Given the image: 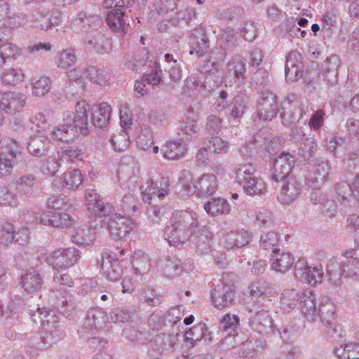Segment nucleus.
Instances as JSON below:
<instances>
[{"label":"nucleus","instance_id":"56","mask_svg":"<svg viewBox=\"0 0 359 359\" xmlns=\"http://www.w3.org/2000/svg\"><path fill=\"white\" fill-rule=\"evenodd\" d=\"M318 149L317 143L313 138H306L299 149V154L305 160H309Z\"/></svg>","mask_w":359,"mask_h":359},{"label":"nucleus","instance_id":"55","mask_svg":"<svg viewBox=\"0 0 359 359\" xmlns=\"http://www.w3.org/2000/svg\"><path fill=\"white\" fill-rule=\"evenodd\" d=\"M342 270L346 277L359 280V259L352 257L343 262Z\"/></svg>","mask_w":359,"mask_h":359},{"label":"nucleus","instance_id":"11","mask_svg":"<svg viewBox=\"0 0 359 359\" xmlns=\"http://www.w3.org/2000/svg\"><path fill=\"white\" fill-rule=\"evenodd\" d=\"M301 191V184L292 176L283 181L278 199L283 205H290L299 198Z\"/></svg>","mask_w":359,"mask_h":359},{"label":"nucleus","instance_id":"25","mask_svg":"<svg viewBox=\"0 0 359 359\" xmlns=\"http://www.w3.org/2000/svg\"><path fill=\"white\" fill-rule=\"evenodd\" d=\"M252 233L245 230L232 231L225 237V245L226 248H242L248 245L252 241Z\"/></svg>","mask_w":359,"mask_h":359},{"label":"nucleus","instance_id":"15","mask_svg":"<svg viewBox=\"0 0 359 359\" xmlns=\"http://www.w3.org/2000/svg\"><path fill=\"white\" fill-rule=\"evenodd\" d=\"M294 261V256L290 252L275 249L271 255L270 264L273 271L283 274L292 268Z\"/></svg>","mask_w":359,"mask_h":359},{"label":"nucleus","instance_id":"41","mask_svg":"<svg viewBox=\"0 0 359 359\" xmlns=\"http://www.w3.org/2000/svg\"><path fill=\"white\" fill-rule=\"evenodd\" d=\"M60 161L72 163H78L83 161L86 155L77 147H65L59 153Z\"/></svg>","mask_w":359,"mask_h":359},{"label":"nucleus","instance_id":"58","mask_svg":"<svg viewBox=\"0 0 359 359\" xmlns=\"http://www.w3.org/2000/svg\"><path fill=\"white\" fill-rule=\"evenodd\" d=\"M337 15L338 11L334 8L329 9L323 14L321 19L322 29L330 32L337 25Z\"/></svg>","mask_w":359,"mask_h":359},{"label":"nucleus","instance_id":"51","mask_svg":"<svg viewBox=\"0 0 359 359\" xmlns=\"http://www.w3.org/2000/svg\"><path fill=\"white\" fill-rule=\"evenodd\" d=\"M167 273L172 276H177L180 272L188 273L192 270L193 267L190 262L182 264L181 260L176 257L170 258L168 263L166 264Z\"/></svg>","mask_w":359,"mask_h":359},{"label":"nucleus","instance_id":"43","mask_svg":"<svg viewBox=\"0 0 359 359\" xmlns=\"http://www.w3.org/2000/svg\"><path fill=\"white\" fill-rule=\"evenodd\" d=\"M37 310L42 327L49 332H52L53 329L57 327V323L59 322L60 317L54 311H41L39 308Z\"/></svg>","mask_w":359,"mask_h":359},{"label":"nucleus","instance_id":"62","mask_svg":"<svg viewBox=\"0 0 359 359\" xmlns=\"http://www.w3.org/2000/svg\"><path fill=\"white\" fill-rule=\"evenodd\" d=\"M131 318V311L128 308H116L110 314V320L114 323H126Z\"/></svg>","mask_w":359,"mask_h":359},{"label":"nucleus","instance_id":"60","mask_svg":"<svg viewBox=\"0 0 359 359\" xmlns=\"http://www.w3.org/2000/svg\"><path fill=\"white\" fill-rule=\"evenodd\" d=\"M238 323L239 319L236 315L227 313L221 320V329L231 334L236 332Z\"/></svg>","mask_w":359,"mask_h":359},{"label":"nucleus","instance_id":"47","mask_svg":"<svg viewBox=\"0 0 359 359\" xmlns=\"http://www.w3.org/2000/svg\"><path fill=\"white\" fill-rule=\"evenodd\" d=\"M36 188L37 183L33 175L22 176L16 182V189L25 195L32 194Z\"/></svg>","mask_w":359,"mask_h":359},{"label":"nucleus","instance_id":"39","mask_svg":"<svg viewBox=\"0 0 359 359\" xmlns=\"http://www.w3.org/2000/svg\"><path fill=\"white\" fill-rule=\"evenodd\" d=\"M204 209L208 214L212 216L218 215L229 214L231 208L227 201L221 198L212 199L204 204Z\"/></svg>","mask_w":359,"mask_h":359},{"label":"nucleus","instance_id":"57","mask_svg":"<svg viewBox=\"0 0 359 359\" xmlns=\"http://www.w3.org/2000/svg\"><path fill=\"white\" fill-rule=\"evenodd\" d=\"M330 167L328 161L325 160L318 161L316 165L315 174L316 175L315 182L321 184L325 182L330 175Z\"/></svg>","mask_w":359,"mask_h":359},{"label":"nucleus","instance_id":"28","mask_svg":"<svg viewBox=\"0 0 359 359\" xmlns=\"http://www.w3.org/2000/svg\"><path fill=\"white\" fill-rule=\"evenodd\" d=\"M299 290L288 288L283 290L280 297V307L286 312L293 310L301 300Z\"/></svg>","mask_w":359,"mask_h":359},{"label":"nucleus","instance_id":"24","mask_svg":"<svg viewBox=\"0 0 359 359\" xmlns=\"http://www.w3.org/2000/svg\"><path fill=\"white\" fill-rule=\"evenodd\" d=\"M86 46L88 50L104 54L111 49L110 39L106 36L97 33L95 36L86 40Z\"/></svg>","mask_w":359,"mask_h":359},{"label":"nucleus","instance_id":"38","mask_svg":"<svg viewBox=\"0 0 359 359\" xmlns=\"http://www.w3.org/2000/svg\"><path fill=\"white\" fill-rule=\"evenodd\" d=\"M133 265L136 275L142 276L149 271L151 264L149 256L142 250L134 252Z\"/></svg>","mask_w":359,"mask_h":359},{"label":"nucleus","instance_id":"46","mask_svg":"<svg viewBox=\"0 0 359 359\" xmlns=\"http://www.w3.org/2000/svg\"><path fill=\"white\" fill-rule=\"evenodd\" d=\"M51 82L47 76H40L33 79L32 82V94L35 97L46 95L50 90Z\"/></svg>","mask_w":359,"mask_h":359},{"label":"nucleus","instance_id":"8","mask_svg":"<svg viewBox=\"0 0 359 359\" xmlns=\"http://www.w3.org/2000/svg\"><path fill=\"white\" fill-rule=\"evenodd\" d=\"M278 111V103L276 95L269 91L263 92L261 94L254 120L256 121V118H258L262 121H271L276 116Z\"/></svg>","mask_w":359,"mask_h":359},{"label":"nucleus","instance_id":"61","mask_svg":"<svg viewBox=\"0 0 359 359\" xmlns=\"http://www.w3.org/2000/svg\"><path fill=\"white\" fill-rule=\"evenodd\" d=\"M323 267L320 266L310 267L306 275L304 276V281L311 285L320 284L323 281Z\"/></svg>","mask_w":359,"mask_h":359},{"label":"nucleus","instance_id":"9","mask_svg":"<svg viewBox=\"0 0 359 359\" xmlns=\"http://www.w3.org/2000/svg\"><path fill=\"white\" fill-rule=\"evenodd\" d=\"M233 274L223 276V282L218 284L211 293V299L215 307L221 309L231 304L234 297L235 286L228 284L227 280Z\"/></svg>","mask_w":359,"mask_h":359},{"label":"nucleus","instance_id":"16","mask_svg":"<svg viewBox=\"0 0 359 359\" xmlns=\"http://www.w3.org/2000/svg\"><path fill=\"white\" fill-rule=\"evenodd\" d=\"M100 268L102 275L110 281H117L123 274V269L118 259L107 253L102 255Z\"/></svg>","mask_w":359,"mask_h":359},{"label":"nucleus","instance_id":"3","mask_svg":"<svg viewBox=\"0 0 359 359\" xmlns=\"http://www.w3.org/2000/svg\"><path fill=\"white\" fill-rule=\"evenodd\" d=\"M136 226V222L130 215L116 213L108 219L107 229L111 239L118 241L126 238Z\"/></svg>","mask_w":359,"mask_h":359},{"label":"nucleus","instance_id":"42","mask_svg":"<svg viewBox=\"0 0 359 359\" xmlns=\"http://www.w3.org/2000/svg\"><path fill=\"white\" fill-rule=\"evenodd\" d=\"M48 114V111L38 112L29 120L27 127L29 128L32 133H41L46 130L48 126L47 116Z\"/></svg>","mask_w":359,"mask_h":359},{"label":"nucleus","instance_id":"49","mask_svg":"<svg viewBox=\"0 0 359 359\" xmlns=\"http://www.w3.org/2000/svg\"><path fill=\"white\" fill-rule=\"evenodd\" d=\"M187 339L192 341H199L203 339L205 341L210 339V333L207 330L205 323H199L189 329L186 333Z\"/></svg>","mask_w":359,"mask_h":359},{"label":"nucleus","instance_id":"34","mask_svg":"<svg viewBox=\"0 0 359 359\" xmlns=\"http://www.w3.org/2000/svg\"><path fill=\"white\" fill-rule=\"evenodd\" d=\"M50 147L51 142L49 140L42 136H37L28 144L27 149L32 156L40 157L46 155Z\"/></svg>","mask_w":359,"mask_h":359},{"label":"nucleus","instance_id":"64","mask_svg":"<svg viewBox=\"0 0 359 359\" xmlns=\"http://www.w3.org/2000/svg\"><path fill=\"white\" fill-rule=\"evenodd\" d=\"M208 142L212 151L215 154L226 153L228 151V142L218 136L211 137Z\"/></svg>","mask_w":359,"mask_h":359},{"label":"nucleus","instance_id":"37","mask_svg":"<svg viewBox=\"0 0 359 359\" xmlns=\"http://www.w3.org/2000/svg\"><path fill=\"white\" fill-rule=\"evenodd\" d=\"M327 274L329 283L334 287L341 285V276L344 274L342 270V263L340 264L337 259H332L327 265Z\"/></svg>","mask_w":359,"mask_h":359},{"label":"nucleus","instance_id":"21","mask_svg":"<svg viewBox=\"0 0 359 359\" xmlns=\"http://www.w3.org/2000/svg\"><path fill=\"white\" fill-rule=\"evenodd\" d=\"M196 193L198 195H212L218 188V181L212 173L203 174L196 180Z\"/></svg>","mask_w":359,"mask_h":359},{"label":"nucleus","instance_id":"40","mask_svg":"<svg viewBox=\"0 0 359 359\" xmlns=\"http://www.w3.org/2000/svg\"><path fill=\"white\" fill-rule=\"evenodd\" d=\"M86 78L100 86H105L109 81L111 75L104 67L90 66L87 67Z\"/></svg>","mask_w":359,"mask_h":359},{"label":"nucleus","instance_id":"4","mask_svg":"<svg viewBox=\"0 0 359 359\" xmlns=\"http://www.w3.org/2000/svg\"><path fill=\"white\" fill-rule=\"evenodd\" d=\"M108 323V317L103 309L92 308L86 314L82 329L79 331L80 334L89 335L94 339L98 331L109 327Z\"/></svg>","mask_w":359,"mask_h":359},{"label":"nucleus","instance_id":"45","mask_svg":"<svg viewBox=\"0 0 359 359\" xmlns=\"http://www.w3.org/2000/svg\"><path fill=\"white\" fill-rule=\"evenodd\" d=\"M201 88L205 89V84L201 81V78L197 75H191L184 80L182 93L189 96L194 95Z\"/></svg>","mask_w":359,"mask_h":359},{"label":"nucleus","instance_id":"50","mask_svg":"<svg viewBox=\"0 0 359 359\" xmlns=\"http://www.w3.org/2000/svg\"><path fill=\"white\" fill-rule=\"evenodd\" d=\"M63 180L62 187L68 189H74L79 187L83 182V175L79 169L65 172L62 178Z\"/></svg>","mask_w":359,"mask_h":359},{"label":"nucleus","instance_id":"36","mask_svg":"<svg viewBox=\"0 0 359 359\" xmlns=\"http://www.w3.org/2000/svg\"><path fill=\"white\" fill-rule=\"evenodd\" d=\"M96 238L95 229L89 226H81L76 229L72 236V241L81 245H88L92 244Z\"/></svg>","mask_w":359,"mask_h":359},{"label":"nucleus","instance_id":"18","mask_svg":"<svg viewBox=\"0 0 359 359\" xmlns=\"http://www.w3.org/2000/svg\"><path fill=\"white\" fill-rule=\"evenodd\" d=\"M111 107L107 102L93 106L90 123L100 128L107 127L111 118Z\"/></svg>","mask_w":359,"mask_h":359},{"label":"nucleus","instance_id":"27","mask_svg":"<svg viewBox=\"0 0 359 359\" xmlns=\"http://www.w3.org/2000/svg\"><path fill=\"white\" fill-rule=\"evenodd\" d=\"M249 323L252 329L260 334L268 333L272 326L271 318L265 311L255 313L250 319Z\"/></svg>","mask_w":359,"mask_h":359},{"label":"nucleus","instance_id":"22","mask_svg":"<svg viewBox=\"0 0 359 359\" xmlns=\"http://www.w3.org/2000/svg\"><path fill=\"white\" fill-rule=\"evenodd\" d=\"M111 8V10L107 14V24L111 29L123 35L125 33L126 28L128 26L124 19L125 13L121 8Z\"/></svg>","mask_w":359,"mask_h":359},{"label":"nucleus","instance_id":"35","mask_svg":"<svg viewBox=\"0 0 359 359\" xmlns=\"http://www.w3.org/2000/svg\"><path fill=\"white\" fill-rule=\"evenodd\" d=\"M189 44L191 50V55L196 53L197 55H203L208 48V40L205 34L202 30H195L190 38Z\"/></svg>","mask_w":359,"mask_h":359},{"label":"nucleus","instance_id":"53","mask_svg":"<svg viewBox=\"0 0 359 359\" xmlns=\"http://www.w3.org/2000/svg\"><path fill=\"white\" fill-rule=\"evenodd\" d=\"M26 100L25 95L14 92L6 112L12 115L20 112L25 106Z\"/></svg>","mask_w":359,"mask_h":359},{"label":"nucleus","instance_id":"5","mask_svg":"<svg viewBox=\"0 0 359 359\" xmlns=\"http://www.w3.org/2000/svg\"><path fill=\"white\" fill-rule=\"evenodd\" d=\"M308 109V102L305 99L295 98L290 100L287 98L282 106L280 118L285 126L295 124L299 121L306 114Z\"/></svg>","mask_w":359,"mask_h":359},{"label":"nucleus","instance_id":"52","mask_svg":"<svg viewBox=\"0 0 359 359\" xmlns=\"http://www.w3.org/2000/svg\"><path fill=\"white\" fill-rule=\"evenodd\" d=\"M179 182L182 185L186 195L196 193V180H194L193 175L190 171L183 170L179 178Z\"/></svg>","mask_w":359,"mask_h":359},{"label":"nucleus","instance_id":"12","mask_svg":"<svg viewBox=\"0 0 359 359\" xmlns=\"http://www.w3.org/2000/svg\"><path fill=\"white\" fill-rule=\"evenodd\" d=\"M86 201L89 212L97 217H106L113 211V207L100 199L95 189H88L86 191Z\"/></svg>","mask_w":359,"mask_h":359},{"label":"nucleus","instance_id":"54","mask_svg":"<svg viewBox=\"0 0 359 359\" xmlns=\"http://www.w3.org/2000/svg\"><path fill=\"white\" fill-rule=\"evenodd\" d=\"M24 79V74L20 69H10L4 72L1 80L5 85H17Z\"/></svg>","mask_w":359,"mask_h":359},{"label":"nucleus","instance_id":"31","mask_svg":"<svg viewBox=\"0 0 359 359\" xmlns=\"http://www.w3.org/2000/svg\"><path fill=\"white\" fill-rule=\"evenodd\" d=\"M339 59L336 57L327 58L322 65L323 75L330 86H334L338 82Z\"/></svg>","mask_w":359,"mask_h":359},{"label":"nucleus","instance_id":"13","mask_svg":"<svg viewBox=\"0 0 359 359\" xmlns=\"http://www.w3.org/2000/svg\"><path fill=\"white\" fill-rule=\"evenodd\" d=\"M17 151L18 146L13 140L0 147V177L11 174Z\"/></svg>","mask_w":359,"mask_h":359},{"label":"nucleus","instance_id":"33","mask_svg":"<svg viewBox=\"0 0 359 359\" xmlns=\"http://www.w3.org/2000/svg\"><path fill=\"white\" fill-rule=\"evenodd\" d=\"M248 107L249 100L248 97L243 94L238 95L227 107V109L230 111L227 117L241 118Z\"/></svg>","mask_w":359,"mask_h":359},{"label":"nucleus","instance_id":"19","mask_svg":"<svg viewBox=\"0 0 359 359\" xmlns=\"http://www.w3.org/2000/svg\"><path fill=\"white\" fill-rule=\"evenodd\" d=\"M92 107L84 100L78 102L75 106L77 126L83 135H87L90 129L88 116L91 114Z\"/></svg>","mask_w":359,"mask_h":359},{"label":"nucleus","instance_id":"32","mask_svg":"<svg viewBox=\"0 0 359 359\" xmlns=\"http://www.w3.org/2000/svg\"><path fill=\"white\" fill-rule=\"evenodd\" d=\"M187 151L185 140L182 137L180 141H170L163 147V156L169 160H175L182 157Z\"/></svg>","mask_w":359,"mask_h":359},{"label":"nucleus","instance_id":"1","mask_svg":"<svg viewBox=\"0 0 359 359\" xmlns=\"http://www.w3.org/2000/svg\"><path fill=\"white\" fill-rule=\"evenodd\" d=\"M172 224L164 232L170 245L178 246L189 241L198 230V220L196 212L180 210L173 214Z\"/></svg>","mask_w":359,"mask_h":359},{"label":"nucleus","instance_id":"14","mask_svg":"<svg viewBox=\"0 0 359 359\" xmlns=\"http://www.w3.org/2000/svg\"><path fill=\"white\" fill-rule=\"evenodd\" d=\"M303 57L299 52L290 53L285 61V77L288 81H294L299 79L303 76Z\"/></svg>","mask_w":359,"mask_h":359},{"label":"nucleus","instance_id":"29","mask_svg":"<svg viewBox=\"0 0 359 359\" xmlns=\"http://www.w3.org/2000/svg\"><path fill=\"white\" fill-rule=\"evenodd\" d=\"M335 191L339 200L345 203H355L359 201V191L352 189L346 182H341L335 185Z\"/></svg>","mask_w":359,"mask_h":359},{"label":"nucleus","instance_id":"59","mask_svg":"<svg viewBox=\"0 0 359 359\" xmlns=\"http://www.w3.org/2000/svg\"><path fill=\"white\" fill-rule=\"evenodd\" d=\"M15 238V232L12 224L6 222L0 226V243L4 246L11 244Z\"/></svg>","mask_w":359,"mask_h":359},{"label":"nucleus","instance_id":"6","mask_svg":"<svg viewBox=\"0 0 359 359\" xmlns=\"http://www.w3.org/2000/svg\"><path fill=\"white\" fill-rule=\"evenodd\" d=\"M79 257V251L76 248L59 249L49 254L47 262L56 271L65 270L74 266Z\"/></svg>","mask_w":359,"mask_h":359},{"label":"nucleus","instance_id":"30","mask_svg":"<svg viewBox=\"0 0 359 359\" xmlns=\"http://www.w3.org/2000/svg\"><path fill=\"white\" fill-rule=\"evenodd\" d=\"M100 21L99 15H87L85 13L81 12L72 19V26L73 29L82 32L88 27L97 25Z\"/></svg>","mask_w":359,"mask_h":359},{"label":"nucleus","instance_id":"17","mask_svg":"<svg viewBox=\"0 0 359 359\" xmlns=\"http://www.w3.org/2000/svg\"><path fill=\"white\" fill-rule=\"evenodd\" d=\"M20 284L25 291L32 293L41 290L43 280L39 273V270L34 267L27 269L21 276Z\"/></svg>","mask_w":359,"mask_h":359},{"label":"nucleus","instance_id":"44","mask_svg":"<svg viewBox=\"0 0 359 359\" xmlns=\"http://www.w3.org/2000/svg\"><path fill=\"white\" fill-rule=\"evenodd\" d=\"M76 60L77 57L74 49H62L57 53V66L60 69H66L72 67Z\"/></svg>","mask_w":359,"mask_h":359},{"label":"nucleus","instance_id":"26","mask_svg":"<svg viewBox=\"0 0 359 359\" xmlns=\"http://www.w3.org/2000/svg\"><path fill=\"white\" fill-rule=\"evenodd\" d=\"M319 317L326 326L332 325L336 319V308L334 304L327 297H323L320 304L317 317Z\"/></svg>","mask_w":359,"mask_h":359},{"label":"nucleus","instance_id":"48","mask_svg":"<svg viewBox=\"0 0 359 359\" xmlns=\"http://www.w3.org/2000/svg\"><path fill=\"white\" fill-rule=\"evenodd\" d=\"M228 73H233L238 83H241L245 73V62L241 56H236L227 65Z\"/></svg>","mask_w":359,"mask_h":359},{"label":"nucleus","instance_id":"23","mask_svg":"<svg viewBox=\"0 0 359 359\" xmlns=\"http://www.w3.org/2000/svg\"><path fill=\"white\" fill-rule=\"evenodd\" d=\"M5 31L8 32L6 37L8 38L10 36V31L6 28ZM5 36H0V68H2L7 61H10L15 57L16 55L19 53V48L16 45L4 40Z\"/></svg>","mask_w":359,"mask_h":359},{"label":"nucleus","instance_id":"7","mask_svg":"<svg viewBox=\"0 0 359 359\" xmlns=\"http://www.w3.org/2000/svg\"><path fill=\"white\" fill-rule=\"evenodd\" d=\"M170 189V182L166 177H162L158 182L151 180L145 187L142 186L140 188L142 198L143 201L147 203H151L153 200L156 198L163 200L169 194Z\"/></svg>","mask_w":359,"mask_h":359},{"label":"nucleus","instance_id":"20","mask_svg":"<svg viewBox=\"0 0 359 359\" xmlns=\"http://www.w3.org/2000/svg\"><path fill=\"white\" fill-rule=\"evenodd\" d=\"M316 297L311 290H306L301 294V310L303 316L309 320H313L317 317Z\"/></svg>","mask_w":359,"mask_h":359},{"label":"nucleus","instance_id":"2","mask_svg":"<svg viewBox=\"0 0 359 359\" xmlns=\"http://www.w3.org/2000/svg\"><path fill=\"white\" fill-rule=\"evenodd\" d=\"M255 168L252 163L240 165L236 170V181L249 196H262L266 193V182L255 175Z\"/></svg>","mask_w":359,"mask_h":359},{"label":"nucleus","instance_id":"63","mask_svg":"<svg viewBox=\"0 0 359 359\" xmlns=\"http://www.w3.org/2000/svg\"><path fill=\"white\" fill-rule=\"evenodd\" d=\"M212 239V234L210 231H203L201 232L196 242L198 250L201 253L206 254L210 250V241Z\"/></svg>","mask_w":359,"mask_h":359},{"label":"nucleus","instance_id":"10","mask_svg":"<svg viewBox=\"0 0 359 359\" xmlns=\"http://www.w3.org/2000/svg\"><path fill=\"white\" fill-rule=\"evenodd\" d=\"M295 162V158L288 152H282L273 163L271 179L275 182L283 181L290 175Z\"/></svg>","mask_w":359,"mask_h":359}]
</instances>
